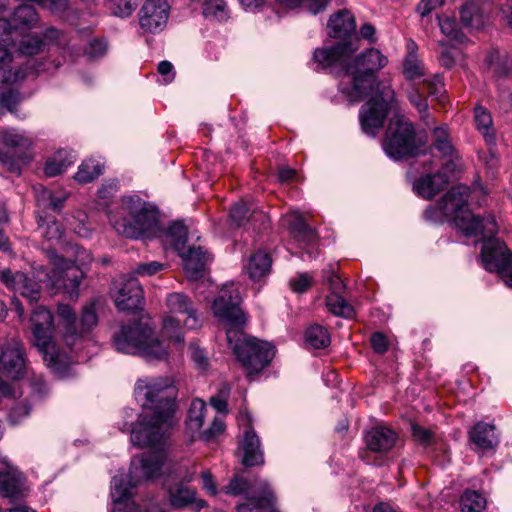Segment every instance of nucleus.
<instances>
[{"instance_id":"4be33fe9","label":"nucleus","mask_w":512,"mask_h":512,"mask_svg":"<svg viewBox=\"0 0 512 512\" xmlns=\"http://www.w3.org/2000/svg\"><path fill=\"white\" fill-rule=\"evenodd\" d=\"M12 61V54L9 48H4L0 46V74H1V82L3 83H17L24 80L31 74L38 73L42 69L40 66L42 63H38L33 59H28L24 66H17L5 70V67Z\"/></svg>"},{"instance_id":"5701e85b","label":"nucleus","mask_w":512,"mask_h":512,"mask_svg":"<svg viewBox=\"0 0 512 512\" xmlns=\"http://www.w3.org/2000/svg\"><path fill=\"white\" fill-rule=\"evenodd\" d=\"M22 474L8 458L0 459V494L11 500H17L21 494Z\"/></svg>"},{"instance_id":"69168bd1","label":"nucleus","mask_w":512,"mask_h":512,"mask_svg":"<svg viewBox=\"0 0 512 512\" xmlns=\"http://www.w3.org/2000/svg\"><path fill=\"white\" fill-rule=\"evenodd\" d=\"M291 289L296 293L305 292L312 284V277L308 273H301L296 278L291 279Z\"/></svg>"},{"instance_id":"a18cd8bd","label":"nucleus","mask_w":512,"mask_h":512,"mask_svg":"<svg viewBox=\"0 0 512 512\" xmlns=\"http://www.w3.org/2000/svg\"><path fill=\"white\" fill-rule=\"evenodd\" d=\"M98 323V316L95 311V305L90 303L83 308L79 323L77 322L78 334L81 335V342L85 336L93 329Z\"/></svg>"},{"instance_id":"338daca9","label":"nucleus","mask_w":512,"mask_h":512,"mask_svg":"<svg viewBox=\"0 0 512 512\" xmlns=\"http://www.w3.org/2000/svg\"><path fill=\"white\" fill-rule=\"evenodd\" d=\"M162 269H164V264L158 261H151L138 264L134 273L139 276H152Z\"/></svg>"},{"instance_id":"f257e3e1","label":"nucleus","mask_w":512,"mask_h":512,"mask_svg":"<svg viewBox=\"0 0 512 512\" xmlns=\"http://www.w3.org/2000/svg\"><path fill=\"white\" fill-rule=\"evenodd\" d=\"M178 390L172 376H142L134 385V397L137 403L150 414L139 415L133 423V409L124 410V420L117 423L122 432H130V440L138 447L163 448L166 433L175 423Z\"/></svg>"},{"instance_id":"cd10ccee","label":"nucleus","mask_w":512,"mask_h":512,"mask_svg":"<svg viewBox=\"0 0 512 512\" xmlns=\"http://www.w3.org/2000/svg\"><path fill=\"white\" fill-rule=\"evenodd\" d=\"M57 314L63 325V340L70 349H74L81 343V335L78 334L77 319L73 309L66 304H60Z\"/></svg>"},{"instance_id":"a211bd4d","label":"nucleus","mask_w":512,"mask_h":512,"mask_svg":"<svg viewBox=\"0 0 512 512\" xmlns=\"http://www.w3.org/2000/svg\"><path fill=\"white\" fill-rule=\"evenodd\" d=\"M0 144L11 149L21 159H28L33 140L25 131L16 128H4L0 130ZM0 162L5 165L13 164V157L0 149Z\"/></svg>"},{"instance_id":"dca6fc26","label":"nucleus","mask_w":512,"mask_h":512,"mask_svg":"<svg viewBox=\"0 0 512 512\" xmlns=\"http://www.w3.org/2000/svg\"><path fill=\"white\" fill-rule=\"evenodd\" d=\"M480 228L478 235H482L481 258L484 268L489 272L499 273L503 271L510 263L512 253L499 238L495 237L498 228L494 233L482 231Z\"/></svg>"},{"instance_id":"37998d69","label":"nucleus","mask_w":512,"mask_h":512,"mask_svg":"<svg viewBox=\"0 0 512 512\" xmlns=\"http://www.w3.org/2000/svg\"><path fill=\"white\" fill-rule=\"evenodd\" d=\"M486 503V498L475 490L464 491L459 501L462 512H482Z\"/></svg>"},{"instance_id":"412c9836","label":"nucleus","mask_w":512,"mask_h":512,"mask_svg":"<svg viewBox=\"0 0 512 512\" xmlns=\"http://www.w3.org/2000/svg\"><path fill=\"white\" fill-rule=\"evenodd\" d=\"M238 421L241 425L246 426L241 444L243 465L252 467L263 464L264 458L260 447V439L251 427V415L247 411L241 412Z\"/></svg>"},{"instance_id":"c756f323","label":"nucleus","mask_w":512,"mask_h":512,"mask_svg":"<svg viewBox=\"0 0 512 512\" xmlns=\"http://www.w3.org/2000/svg\"><path fill=\"white\" fill-rule=\"evenodd\" d=\"M448 184V177L442 172L420 177L413 184V190L418 196L429 199L439 193Z\"/></svg>"},{"instance_id":"4c0bfd02","label":"nucleus","mask_w":512,"mask_h":512,"mask_svg":"<svg viewBox=\"0 0 512 512\" xmlns=\"http://www.w3.org/2000/svg\"><path fill=\"white\" fill-rule=\"evenodd\" d=\"M206 404L200 399H194L191 402L188 417L186 420V427L191 432V436L194 437L195 433H199L203 426V421L206 412Z\"/></svg>"},{"instance_id":"3c124183","label":"nucleus","mask_w":512,"mask_h":512,"mask_svg":"<svg viewBox=\"0 0 512 512\" xmlns=\"http://www.w3.org/2000/svg\"><path fill=\"white\" fill-rule=\"evenodd\" d=\"M43 46L44 42L38 36L25 35L20 40L17 51L19 55L31 56L39 53Z\"/></svg>"},{"instance_id":"de8ad7c7","label":"nucleus","mask_w":512,"mask_h":512,"mask_svg":"<svg viewBox=\"0 0 512 512\" xmlns=\"http://www.w3.org/2000/svg\"><path fill=\"white\" fill-rule=\"evenodd\" d=\"M260 481H263V480L255 479L252 484H249L242 477L236 476L229 482V484L224 489L227 494H231V495H240L242 493H245L247 490L252 489L254 491H259L262 496V495H264V489L259 488Z\"/></svg>"},{"instance_id":"2f4dec72","label":"nucleus","mask_w":512,"mask_h":512,"mask_svg":"<svg viewBox=\"0 0 512 512\" xmlns=\"http://www.w3.org/2000/svg\"><path fill=\"white\" fill-rule=\"evenodd\" d=\"M15 36L20 35L24 30L32 28L38 21L36 10L29 4L20 5L15 9L8 19Z\"/></svg>"},{"instance_id":"7c9ffc66","label":"nucleus","mask_w":512,"mask_h":512,"mask_svg":"<svg viewBox=\"0 0 512 512\" xmlns=\"http://www.w3.org/2000/svg\"><path fill=\"white\" fill-rule=\"evenodd\" d=\"M356 23L350 11L344 9L330 17L328 22V34L333 38H343L355 31ZM343 43V41L341 42Z\"/></svg>"},{"instance_id":"ddd939ff","label":"nucleus","mask_w":512,"mask_h":512,"mask_svg":"<svg viewBox=\"0 0 512 512\" xmlns=\"http://www.w3.org/2000/svg\"><path fill=\"white\" fill-rule=\"evenodd\" d=\"M26 355L22 343L15 337L0 338V394L8 396L11 387L6 380H17L27 373Z\"/></svg>"},{"instance_id":"9d476101","label":"nucleus","mask_w":512,"mask_h":512,"mask_svg":"<svg viewBox=\"0 0 512 512\" xmlns=\"http://www.w3.org/2000/svg\"><path fill=\"white\" fill-rule=\"evenodd\" d=\"M227 341L248 375L261 372L272 360L274 347L253 337H246L241 329H228Z\"/></svg>"},{"instance_id":"4468645a","label":"nucleus","mask_w":512,"mask_h":512,"mask_svg":"<svg viewBox=\"0 0 512 512\" xmlns=\"http://www.w3.org/2000/svg\"><path fill=\"white\" fill-rule=\"evenodd\" d=\"M394 97V90L389 83L377 84L371 99L360 110V122L366 134L375 135L382 128Z\"/></svg>"},{"instance_id":"13d9d810","label":"nucleus","mask_w":512,"mask_h":512,"mask_svg":"<svg viewBox=\"0 0 512 512\" xmlns=\"http://www.w3.org/2000/svg\"><path fill=\"white\" fill-rule=\"evenodd\" d=\"M15 37L9 20L0 18V46L4 48L15 46Z\"/></svg>"},{"instance_id":"7ed1b4c3","label":"nucleus","mask_w":512,"mask_h":512,"mask_svg":"<svg viewBox=\"0 0 512 512\" xmlns=\"http://www.w3.org/2000/svg\"><path fill=\"white\" fill-rule=\"evenodd\" d=\"M47 257L54 266L52 275L46 274L45 281L52 287H63L71 298L78 297V288L83 279V272L71 260L59 256L54 250H47ZM0 279L7 288L27 298L30 303L37 301L40 297L41 285L43 282L38 276V282L27 277L23 272H15L6 269L0 272Z\"/></svg>"},{"instance_id":"8fccbe9b","label":"nucleus","mask_w":512,"mask_h":512,"mask_svg":"<svg viewBox=\"0 0 512 512\" xmlns=\"http://www.w3.org/2000/svg\"><path fill=\"white\" fill-rule=\"evenodd\" d=\"M279 4L287 8H295L297 6L303 5L308 11L312 14L316 15L319 12L323 11L329 0H276Z\"/></svg>"},{"instance_id":"423d86ee","label":"nucleus","mask_w":512,"mask_h":512,"mask_svg":"<svg viewBox=\"0 0 512 512\" xmlns=\"http://www.w3.org/2000/svg\"><path fill=\"white\" fill-rule=\"evenodd\" d=\"M120 216L109 213L108 218L116 232L126 238H151L158 229L157 210L138 196L122 199Z\"/></svg>"},{"instance_id":"b1692460","label":"nucleus","mask_w":512,"mask_h":512,"mask_svg":"<svg viewBox=\"0 0 512 512\" xmlns=\"http://www.w3.org/2000/svg\"><path fill=\"white\" fill-rule=\"evenodd\" d=\"M397 441L395 431L386 426H375L365 435V443L369 450L384 453L391 450Z\"/></svg>"},{"instance_id":"72a5a7b5","label":"nucleus","mask_w":512,"mask_h":512,"mask_svg":"<svg viewBox=\"0 0 512 512\" xmlns=\"http://www.w3.org/2000/svg\"><path fill=\"white\" fill-rule=\"evenodd\" d=\"M75 161V156L67 150H59L55 155L47 159L44 173L48 177H54L63 173Z\"/></svg>"},{"instance_id":"39448f33","label":"nucleus","mask_w":512,"mask_h":512,"mask_svg":"<svg viewBox=\"0 0 512 512\" xmlns=\"http://www.w3.org/2000/svg\"><path fill=\"white\" fill-rule=\"evenodd\" d=\"M112 345L120 353L138 355L146 361H164L169 356L153 328L141 321L120 325L112 335Z\"/></svg>"},{"instance_id":"393cba45","label":"nucleus","mask_w":512,"mask_h":512,"mask_svg":"<svg viewBox=\"0 0 512 512\" xmlns=\"http://www.w3.org/2000/svg\"><path fill=\"white\" fill-rule=\"evenodd\" d=\"M281 225L298 241L310 243L315 239V230L298 211H291L281 218Z\"/></svg>"},{"instance_id":"4d7b16f0","label":"nucleus","mask_w":512,"mask_h":512,"mask_svg":"<svg viewBox=\"0 0 512 512\" xmlns=\"http://www.w3.org/2000/svg\"><path fill=\"white\" fill-rule=\"evenodd\" d=\"M422 83L427 85L430 96L440 100L444 94V82L440 74H434L430 78L425 76L422 79Z\"/></svg>"},{"instance_id":"f03ea898","label":"nucleus","mask_w":512,"mask_h":512,"mask_svg":"<svg viewBox=\"0 0 512 512\" xmlns=\"http://www.w3.org/2000/svg\"><path fill=\"white\" fill-rule=\"evenodd\" d=\"M354 51L350 42H343L330 48H317L313 53V61L320 68L339 74V90L351 102L370 94L375 74L388 64V58L375 48L365 50L348 62Z\"/></svg>"},{"instance_id":"49530a36","label":"nucleus","mask_w":512,"mask_h":512,"mask_svg":"<svg viewBox=\"0 0 512 512\" xmlns=\"http://www.w3.org/2000/svg\"><path fill=\"white\" fill-rule=\"evenodd\" d=\"M203 15L207 19L224 21L228 18V10L224 0H204Z\"/></svg>"},{"instance_id":"bf43d9fd","label":"nucleus","mask_w":512,"mask_h":512,"mask_svg":"<svg viewBox=\"0 0 512 512\" xmlns=\"http://www.w3.org/2000/svg\"><path fill=\"white\" fill-rule=\"evenodd\" d=\"M30 405L26 400L15 403L9 412L8 418L12 424H18L30 413Z\"/></svg>"},{"instance_id":"c9c22d12","label":"nucleus","mask_w":512,"mask_h":512,"mask_svg":"<svg viewBox=\"0 0 512 512\" xmlns=\"http://www.w3.org/2000/svg\"><path fill=\"white\" fill-rule=\"evenodd\" d=\"M474 119L477 129L483 135L489 146L495 145L496 137L493 129V121L489 111L483 106L474 109Z\"/></svg>"},{"instance_id":"a878e982","label":"nucleus","mask_w":512,"mask_h":512,"mask_svg":"<svg viewBox=\"0 0 512 512\" xmlns=\"http://www.w3.org/2000/svg\"><path fill=\"white\" fill-rule=\"evenodd\" d=\"M183 260V269L189 280H198L204 275L208 256L201 247H190L187 252L179 253Z\"/></svg>"},{"instance_id":"aec40b11","label":"nucleus","mask_w":512,"mask_h":512,"mask_svg":"<svg viewBox=\"0 0 512 512\" xmlns=\"http://www.w3.org/2000/svg\"><path fill=\"white\" fill-rule=\"evenodd\" d=\"M167 499L170 506L174 509H184L191 507L195 512H198L207 506V502L203 499L197 498L196 489L187 486L183 482L164 484Z\"/></svg>"},{"instance_id":"1a4fd4ad","label":"nucleus","mask_w":512,"mask_h":512,"mask_svg":"<svg viewBox=\"0 0 512 512\" xmlns=\"http://www.w3.org/2000/svg\"><path fill=\"white\" fill-rule=\"evenodd\" d=\"M33 190L37 205V231L47 241L57 242L62 238L64 229L48 211L61 212L70 193L63 189H49L40 184L35 185Z\"/></svg>"},{"instance_id":"9b49d317","label":"nucleus","mask_w":512,"mask_h":512,"mask_svg":"<svg viewBox=\"0 0 512 512\" xmlns=\"http://www.w3.org/2000/svg\"><path fill=\"white\" fill-rule=\"evenodd\" d=\"M168 314L163 319L162 332L169 340L184 342L183 326L196 329L199 326L197 310L193 301L185 294L173 292L167 295Z\"/></svg>"},{"instance_id":"f8f14e48","label":"nucleus","mask_w":512,"mask_h":512,"mask_svg":"<svg viewBox=\"0 0 512 512\" xmlns=\"http://www.w3.org/2000/svg\"><path fill=\"white\" fill-rule=\"evenodd\" d=\"M420 142L416 138L412 123L405 117L392 119L383 141L386 155L395 160H403L417 155Z\"/></svg>"},{"instance_id":"79ce46f5","label":"nucleus","mask_w":512,"mask_h":512,"mask_svg":"<svg viewBox=\"0 0 512 512\" xmlns=\"http://www.w3.org/2000/svg\"><path fill=\"white\" fill-rule=\"evenodd\" d=\"M331 338L328 331L321 325L315 324L307 328L305 343L313 349H323L330 345Z\"/></svg>"},{"instance_id":"2eb2a0df","label":"nucleus","mask_w":512,"mask_h":512,"mask_svg":"<svg viewBox=\"0 0 512 512\" xmlns=\"http://www.w3.org/2000/svg\"><path fill=\"white\" fill-rule=\"evenodd\" d=\"M240 304L238 286L234 283L224 284L212 304V310L214 316L227 326V330H240L244 325L246 318Z\"/></svg>"},{"instance_id":"6e6552de","label":"nucleus","mask_w":512,"mask_h":512,"mask_svg":"<svg viewBox=\"0 0 512 512\" xmlns=\"http://www.w3.org/2000/svg\"><path fill=\"white\" fill-rule=\"evenodd\" d=\"M30 326L34 345L42 353L47 367L59 377L66 376L71 358L66 352L60 351L52 341L54 331L52 313L43 306L37 307L30 317Z\"/></svg>"},{"instance_id":"e2e57ef3","label":"nucleus","mask_w":512,"mask_h":512,"mask_svg":"<svg viewBox=\"0 0 512 512\" xmlns=\"http://www.w3.org/2000/svg\"><path fill=\"white\" fill-rule=\"evenodd\" d=\"M110 9L116 16L128 17L134 11V5L131 0H110Z\"/></svg>"},{"instance_id":"680f3d73","label":"nucleus","mask_w":512,"mask_h":512,"mask_svg":"<svg viewBox=\"0 0 512 512\" xmlns=\"http://www.w3.org/2000/svg\"><path fill=\"white\" fill-rule=\"evenodd\" d=\"M225 430V423L222 417H215L210 425V427L203 432L200 433V436L205 441H210L219 435H221Z\"/></svg>"},{"instance_id":"6e6d98bb","label":"nucleus","mask_w":512,"mask_h":512,"mask_svg":"<svg viewBox=\"0 0 512 512\" xmlns=\"http://www.w3.org/2000/svg\"><path fill=\"white\" fill-rule=\"evenodd\" d=\"M407 96L410 103L418 110L421 117L425 118L428 109V104L426 98L423 97L419 89L414 85L411 86V88L407 90Z\"/></svg>"},{"instance_id":"ea45409f","label":"nucleus","mask_w":512,"mask_h":512,"mask_svg":"<svg viewBox=\"0 0 512 512\" xmlns=\"http://www.w3.org/2000/svg\"><path fill=\"white\" fill-rule=\"evenodd\" d=\"M402 73L408 82L422 81L426 76L423 62L418 56L406 55L403 59Z\"/></svg>"},{"instance_id":"774afa93","label":"nucleus","mask_w":512,"mask_h":512,"mask_svg":"<svg viewBox=\"0 0 512 512\" xmlns=\"http://www.w3.org/2000/svg\"><path fill=\"white\" fill-rule=\"evenodd\" d=\"M370 343L373 350L378 354L385 353L389 346L387 337L381 332L373 333L370 337Z\"/></svg>"},{"instance_id":"0e129e2a","label":"nucleus","mask_w":512,"mask_h":512,"mask_svg":"<svg viewBox=\"0 0 512 512\" xmlns=\"http://www.w3.org/2000/svg\"><path fill=\"white\" fill-rule=\"evenodd\" d=\"M21 102V95L14 90H8L0 95V104L14 113L17 105Z\"/></svg>"},{"instance_id":"f704fd0d","label":"nucleus","mask_w":512,"mask_h":512,"mask_svg":"<svg viewBox=\"0 0 512 512\" xmlns=\"http://www.w3.org/2000/svg\"><path fill=\"white\" fill-rule=\"evenodd\" d=\"M460 19L462 25L470 29H480L484 25L483 11L475 1H468L461 7Z\"/></svg>"},{"instance_id":"052dcab7","label":"nucleus","mask_w":512,"mask_h":512,"mask_svg":"<svg viewBox=\"0 0 512 512\" xmlns=\"http://www.w3.org/2000/svg\"><path fill=\"white\" fill-rule=\"evenodd\" d=\"M108 44L104 39L90 40L85 48V53L91 59H97L104 56L107 52Z\"/></svg>"},{"instance_id":"e433bc0d","label":"nucleus","mask_w":512,"mask_h":512,"mask_svg":"<svg viewBox=\"0 0 512 512\" xmlns=\"http://www.w3.org/2000/svg\"><path fill=\"white\" fill-rule=\"evenodd\" d=\"M104 166L100 160L90 158L81 163L74 179L81 184L94 181L103 173Z\"/></svg>"},{"instance_id":"864d4df0","label":"nucleus","mask_w":512,"mask_h":512,"mask_svg":"<svg viewBox=\"0 0 512 512\" xmlns=\"http://www.w3.org/2000/svg\"><path fill=\"white\" fill-rule=\"evenodd\" d=\"M411 430L414 441L417 442L419 445L428 447L434 443V433L430 429L422 427L417 423H412Z\"/></svg>"},{"instance_id":"6ab92c4d","label":"nucleus","mask_w":512,"mask_h":512,"mask_svg":"<svg viewBox=\"0 0 512 512\" xmlns=\"http://www.w3.org/2000/svg\"><path fill=\"white\" fill-rule=\"evenodd\" d=\"M170 6L166 0H146L140 10L141 28L150 33L164 29L169 18Z\"/></svg>"},{"instance_id":"a19ab883","label":"nucleus","mask_w":512,"mask_h":512,"mask_svg":"<svg viewBox=\"0 0 512 512\" xmlns=\"http://www.w3.org/2000/svg\"><path fill=\"white\" fill-rule=\"evenodd\" d=\"M187 241V229L181 222H174L164 232L163 242L180 251Z\"/></svg>"},{"instance_id":"473e14b6","label":"nucleus","mask_w":512,"mask_h":512,"mask_svg":"<svg viewBox=\"0 0 512 512\" xmlns=\"http://www.w3.org/2000/svg\"><path fill=\"white\" fill-rule=\"evenodd\" d=\"M271 266L272 260L270 255L259 250L249 258L246 271L251 279L260 280L270 273Z\"/></svg>"},{"instance_id":"f3484780","label":"nucleus","mask_w":512,"mask_h":512,"mask_svg":"<svg viewBox=\"0 0 512 512\" xmlns=\"http://www.w3.org/2000/svg\"><path fill=\"white\" fill-rule=\"evenodd\" d=\"M114 302L121 311H135L141 307L144 299L143 289L134 276H121L115 280Z\"/></svg>"},{"instance_id":"c03bdc74","label":"nucleus","mask_w":512,"mask_h":512,"mask_svg":"<svg viewBox=\"0 0 512 512\" xmlns=\"http://www.w3.org/2000/svg\"><path fill=\"white\" fill-rule=\"evenodd\" d=\"M326 305L330 312L336 316L350 318L354 315V309L339 293H331L326 297Z\"/></svg>"},{"instance_id":"58836bf2","label":"nucleus","mask_w":512,"mask_h":512,"mask_svg":"<svg viewBox=\"0 0 512 512\" xmlns=\"http://www.w3.org/2000/svg\"><path fill=\"white\" fill-rule=\"evenodd\" d=\"M230 218L236 226L241 227L245 226L246 222L252 221L254 218L264 220L267 216L263 212L252 210L246 203L241 202L231 208Z\"/></svg>"},{"instance_id":"0eeeda50","label":"nucleus","mask_w":512,"mask_h":512,"mask_svg":"<svg viewBox=\"0 0 512 512\" xmlns=\"http://www.w3.org/2000/svg\"><path fill=\"white\" fill-rule=\"evenodd\" d=\"M140 458L131 461L128 474L119 473L111 481L110 495L113 506H126L134 504L130 500V489L138 485L142 480L157 478L161 475L166 459L165 449L150 447Z\"/></svg>"},{"instance_id":"5fc2aeb1","label":"nucleus","mask_w":512,"mask_h":512,"mask_svg":"<svg viewBox=\"0 0 512 512\" xmlns=\"http://www.w3.org/2000/svg\"><path fill=\"white\" fill-rule=\"evenodd\" d=\"M230 394V387L228 384H223L219 389L217 395L210 398L211 406L219 413H227V399Z\"/></svg>"},{"instance_id":"20e7f679","label":"nucleus","mask_w":512,"mask_h":512,"mask_svg":"<svg viewBox=\"0 0 512 512\" xmlns=\"http://www.w3.org/2000/svg\"><path fill=\"white\" fill-rule=\"evenodd\" d=\"M469 193L470 189L466 185L459 184L452 187L436 206L426 209L425 217L434 222L452 218L455 226L466 237L477 236L481 227L482 231L494 233L497 223L493 215L480 218L467 208Z\"/></svg>"},{"instance_id":"bb28decb","label":"nucleus","mask_w":512,"mask_h":512,"mask_svg":"<svg viewBox=\"0 0 512 512\" xmlns=\"http://www.w3.org/2000/svg\"><path fill=\"white\" fill-rule=\"evenodd\" d=\"M469 439L476 446L477 450L482 452L494 450L499 444V438L495 433V426L484 422L475 424L469 431Z\"/></svg>"},{"instance_id":"09e8293b","label":"nucleus","mask_w":512,"mask_h":512,"mask_svg":"<svg viewBox=\"0 0 512 512\" xmlns=\"http://www.w3.org/2000/svg\"><path fill=\"white\" fill-rule=\"evenodd\" d=\"M438 22L441 32L445 36L458 42L463 41L464 34L461 32V29L454 17L443 15L438 17Z\"/></svg>"},{"instance_id":"c85d7f7f","label":"nucleus","mask_w":512,"mask_h":512,"mask_svg":"<svg viewBox=\"0 0 512 512\" xmlns=\"http://www.w3.org/2000/svg\"><path fill=\"white\" fill-rule=\"evenodd\" d=\"M259 488L264 489V495L248 498L245 503L237 505V512H280L274 507L275 498L269 484L260 481Z\"/></svg>"},{"instance_id":"603ef678","label":"nucleus","mask_w":512,"mask_h":512,"mask_svg":"<svg viewBox=\"0 0 512 512\" xmlns=\"http://www.w3.org/2000/svg\"><path fill=\"white\" fill-rule=\"evenodd\" d=\"M439 46L440 51L438 53V59L440 64L446 69H451L454 67L460 55V51L456 47L442 41L439 42Z\"/></svg>"}]
</instances>
